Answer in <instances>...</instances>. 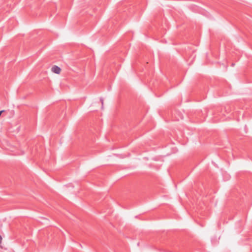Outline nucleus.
Returning a JSON list of instances; mask_svg holds the SVG:
<instances>
[{
  "label": "nucleus",
  "instance_id": "f257e3e1",
  "mask_svg": "<svg viewBox=\"0 0 252 252\" xmlns=\"http://www.w3.org/2000/svg\"><path fill=\"white\" fill-rule=\"evenodd\" d=\"M51 70L53 72L56 74H60L61 71V68L57 65L53 66Z\"/></svg>",
  "mask_w": 252,
  "mask_h": 252
},
{
  "label": "nucleus",
  "instance_id": "f03ea898",
  "mask_svg": "<svg viewBox=\"0 0 252 252\" xmlns=\"http://www.w3.org/2000/svg\"><path fill=\"white\" fill-rule=\"evenodd\" d=\"M100 101H101V104H102V108H103V99L102 98H101H101H100Z\"/></svg>",
  "mask_w": 252,
  "mask_h": 252
},
{
  "label": "nucleus",
  "instance_id": "7ed1b4c3",
  "mask_svg": "<svg viewBox=\"0 0 252 252\" xmlns=\"http://www.w3.org/2000/svg\"><path fill=\"white\" fill-rule=\"evenodd\" d=\"M1 239H2V238H1V236L0 235V242H1Z\"/></svg>",
  "mask_w": 252,
  "mask_h": 252
},
{
  "label": "nucleus",
  "instance_id": "20e7f679",
  "mask_svg": "<svg viewBox=\"0 0 252 252\" xmlns=\"http://www.w3.org/2000/svg\"><path fill=\"white\" fill-rule=\"evenodd\" d=\"M234 65V63H232V66Z\"/></svg>",
  "mask_w": 252,
  "mask_h": 252
}]
</instances>
